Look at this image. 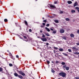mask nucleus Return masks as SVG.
Instances as JSON below:
<instances>
[{"instance_id":"f257e3e1","label":"nucleus","mask_w":79,"mask_h":79,"mask_svg":"<svg viewBox=\"0 0 79 79\" xmlns=\"http://www.w3.org/2000/svg\"><path fill=\"white\" fill-rule=\"evenodd\" d=\"M60 76H62L63 77H65L66 76V73L64 72H61L59 73Z\"/></svg>"},{"instance_id":"f03ea898","label":"nucleus","mask_w":79,"mask_h":79,"mask_svg":"<svg viewBox=\"0 0 79 79\" xmlns=\"http://www.w3.org/2000/svg\"><path fill=\"white\" fill-rule=\"evenodd\" d=\"M63 68H65V69L67 71H68L69 69V67H66V65L63 66Z\"/></svg>"},{"instance_id":"7ed1b4c3","label":"nucleus","mask_w":79,"mask_h":79,"mask_svg":"<svg viewBox=\"0 0 79 79\" xmlns=\"http://www.w3.org/2000/svg\"><path fill=\"white\" fill-rule=\"evenodd\" d=\"M72 49L73 50H74L75 52H76V51H77L78 50V48H77L76 46H74L73 48H72Z\"/></svg>"},{"instance_id":"20e7f679","label":"nucleus","mask_w":79,"mask_h":79,"mask_svg":"<svg viewBox=\"0 0 79 79\" xmlns=\"http://www.w3.org/2000/svg\"><path fill=\"white\" fill-rule=\"evenodd\" d=\"M19 73L20 74H21V75H22V76H24L25 75V73L23 72L22 71H19Z\"/></svg>"},{"instance_id":"39448f33","label":"nucleus","mask_w":79,"mask_h":79,"mask_svg":"<svg viewBox=\"0 0 79 79\" xmlns=\"http://www.w3.org/2000/svg\"><path fill=\"white\" fill-rule=\"evenodd\" d=\"M41 40L43 42H46L47 41V39L46 38H41Z\"/></svg>"},{"instance_id":"423d86ee","label":"nucleus","mask_w":79,"mask_h":79,"mask_svg":"<svg viewBox=\"0 0 79 79\" xmlns=\"http://www.w3.org/2000/svg\"><path fill=\"white\" fill-rule=\"evenodd\" d=\"M49 6L51 8H56V7L55 6H53L52 4H50Z\"/></svg>"},{"instance_id":"0eeeda50","label":"nucleus","mask_w":79,"mask_h":79,"mask_svg":"<svg viewBox=\"0 0 79 79\" xmlns=\"http://www.w3.org/2000/svg\"><path fill=\"white\" fill-rule=\"evenodd\" d=\"M60 33H64V30L63 29H61L60 30Z\"/></svg>"},{"instance_id":"6e6552de","label":"nucleus","mask_w":79,"mask_h":79,"mask_svg":"<svg viewBox=\"0 0 79 79\" xmlns=\"http://www.w3.org/2000/svg\"><path fill=\"white\" fill-rule=\"evenodd\" d=\"M78 5V3L77 2H76L74 4L73 6L74 7L76 6H77Z\"/></svg>"},{"instance_id":"1a4fd4ad","label":"nucleus","mask_w":79,"mask_h":79,"mask_svg":"<svg viewBox=\"0 0 79 79\" xmlns=\"http://www.w3.org/2000/svg\"><path fill=\"white\" fill-rule=\"evenodd\" d=\"M45 29L46 30H47L48 32H50V30L49 28H48L47 27H45Z\"/></svg>"},{"instance_id":"9d476101","label":"nucleus","mask_w":79,"mask_h":79,"mask_svg":"<svg viewBox=\"0 0 79 79\" xmlns=\"http://www.w3.org/2000/svg\"><path fill=\"white\" fill-rule=\"evenodd\" d=\"M18 77H19V78H20V79H23V76L21 75H19L18 76Z\"/></svg>"},{"instance_id":"9b49d317","label":"nucleus","mask_w":79,"mask_h":79,"mask_svg":"<svg viewBox=\"0 0 79 79\" xmlns=\"http://www.w3.org/2000/svg\"><path fill=\"white\" fill-rule=\"evenodd\" d=\"M14 75L15 77H18V76L19 75H18V74L16 73H14Z\"/></svg>"},{"instance_id":"f8f14e48","label":"nucleus","mask_w":79,"mask_h":79,"mask_svg":"<svg viewBox=\"0 0 79 79\" xmlns=\"http://www.w3.org/2000/svg\"><path fill=\"white\" fill-rule=\"evenodd\" d=\"M24 22L25 25L26 26H27V25H28V23H27V22L26 20H24Z\"/></svg>"},{"instance_id":"ddd939ff","label":"nucleus","mask_w":79,"mask_h":79,"mask_svg":"<svg viewBox=\"0 0 79 79\" xmlns=\"http://www.w3.org/2000/svg\"><path fill=\"white\" fill-rule=\"evenodd\" d=\"M67 3L68 4H71L72 3V1H67Z\"/></svg>"},{"instance_id":"4468645a","label":"nucleus","mask_w":79,"mask_h":79,"mask_svg":"<svg viewBox=\"0 0 79 79\" xmlns=\"http://www.w3.org/2000/svg\"><path fill=\"white\" fill-rule=\"evenodd\" d=\"M23 37L25 39H27V40H26V42H27L28 41V40H27V38L26 36H23Z\"/></svg>"},{"instance_id":"2eb2a0df","label":"nucleus","mask_w":79,"mask_h":79,"mask_svg":"<svg viewBox=\"0 0 79 79\" xmlns=\"http://www.w3.org/2000/svg\"><path fill=\"white\" fill-rule=\"evenodd\" d=\"M62 54H63V55H64V56H68V55L65 53H62Z\"/></svg>"},{"instance_id":"dca6fc26","label":"nucleus","mask_w":79,"mask_h":79,"mask_svg":"<svg viewBox=\"0 0 79 79\" xmlns=\"http://www.w3.org/2000/svg\"><path fill=\"white\" fill-rule=\"evenodd\" d=\"M70 36L71 37H74V35L73 34H70Z\"/></svg>"},{"instance_id":"f3484780","label":"nucleus","mask_w":79,"mask_h":79,"mask_svg":"<svg viewBox=\"0 0 79 79\" xmlns=\"http://www.w3.org/2000/svg\"><path fill=\"white\" fill-rule=\"evenodd\" d=\"M44 34L47 36H50V35L48 33H44Z\"/></svg>"},{"instance_id":"a211bd4d","label":"nucleus","mask_w":79,"mask_h":79,"mask_svg":"<svg viewBox=\"0 0 79 79\" xmlns=\"http://www.w3.org/2000/svg\"><path fill=\"white\" fill-rule=\"evenodd\" d=\"M59 50L60 52H63V49L62 48H59Z\"/></svg>"},{"instance_id":"6ab92c4d","label":"nucleus","mask_w":79,"mask_h":79,"mask_svg":"<svg viewBox=\"0 0 79 79\" xmlns=\"http://www.w3.org/2000/svg\"><path fill=\"white\" fill-rule=\"evenodd\" d=\"M74 55H79V52H74Z\"/></svg>"},{"instance_id":"aec40b11","label":"nucleus","mask_w":79,"mask_h":79,"mask_svg":"<svg viewBox=\"0 0 79 79\" xmlns=\"http://www.w3.org/2000/svg\"><path fill=\"white\" fill-rule=\"evenodd\" d=\"M56 23H59V22L58 21V20H55L54 21Z\"/></svg>"},{"instance_id":"412c9836","label":"nucleus","mask_w":79,"mask_h":79,"mask_svg":"<svg viewBox=\"0 0 79 79\" xmlns=\"http://www.w3.org/2000/svg\"><path fill=\"white\" fill-rule=\"evenodd\" d=\"M61 64L62 65H64V66L65 64V62H61Z\"/></svg>"},{"instance_id":"4be33fe9","label":"nucleus","mask_w":79,"mask_h":79,"mask_svg":"<svg viewBox=\"0 0 79 79\" xmlns=\"http://www.w3.org/2000/svg\"><path fill=\"white\" fill-rule=\"evenodd\" d=\"M71 12L73 13H76V11H75L74 10H71Z\"/></svg>"},{"instance_id":"5701e85b","label":"nucleus","mask_w":79,"mask_h":79,"mask_svg":"<svg viewBox=\"0 0 79 79\" xmlns=\"http://www.w3.org/2000/svg\"><path fill=\"white\" fill-rule=\"evenodd\" d=\"M65 20L67 21H69V19L68 18H66L65 19Z\"/></svg>"},{"instance_id":"b1692460","label":"nucleus","mask_w":79,"mask_h":79,"mask_svg":"<svg viewBox=\"0 0 79 79\" xmlns=\"http://www.w3.org/2000/svg\"><path fill=\"white\" fill-rule=\"evenodd\" d=\"M62 39H64V40H66V36H63L62 37Z\"/></svg>"},{"instance_id":"393cba45","label":"nucleus","mask_w":79,"mask_h":79,"mask_svg":"<svg viewBox=\"0 0 79 79\" xmlns=\"http://www.w3.org/2000/svg\"><path fill=\"white\" fill-rule=\"evenodd\" d=\"M3 71V68H2L0 67V72H2Z\"/></svg>"},{"instance_id":"a878e982","label":"nucleus","mask_w":79,"mask_h":79,"mask_svg":"<svg viewBox=\"0 0 79 79\" xmlns=\"http://www.w3.org/2000/svg\"><path fill=\"white\" fill-rule=\"evenodd\" d=\"M51 71H52V73H54L55 72V70H53V69H52Z\"/></svg>"},{"instance_id":"bb28decb","label":"nucleus","mask_w":79,"mask_h":79,"mask_svg":"<svg viewBox=\"0 0 79 79\" xmlns=\"http://www.w3.org/2000/svg\"><path fill=\"white\" fill-rule=\"evenodd\" d=\"M9 56H13V55H12V54L10 52H9Z\"/></svg>"},{"instance_id":"cd10ccee","label":"nucleus","mask_w":79,"mask_h":79,"mask_svg":"<svg viewBox=\"0 0 79 79\" xmlns=\"http://www.w3.org/2000/svg\"><path fill=\"white\" fill-rule=\"evenodd\" d=\"M68 51H69V52H72V51H71V50L70 49H69L68 50Z\"/></svg>"},{"instance_id":"c85d7f7f","label":"nucleus","mask_w":79,"mask_h":79,"mask_svg":"<svg viewBox=\"0 0 79 79\" xmlns=\"http://www.w3.org/2000/svg\"><path fill=\"white\" fill-rule=\"evenodd\" d=\"M43 35L42 36V37H43V38H45V35H44V34H42Z\"/></svg>"},{"instance_id":"c756f323","label":"nucleus","mask_w":79,"mask_h":79,"mask_svg":"<svg viewBox=\"0 0 79 79\" xmlns=\"http://www.w3.org/2000/svg\"><path fill=\"white\" fill-rule=\"evenodd\" d=\"M52 33L53 34H56V31H53Z\"/></svg>"},{"instance_id":"7c9ffc66","label":"nucleus","mask_w":79,"mask_h":79,"mask_svg":"<svg viewBox=\"0 0 79 79\" xmlns=\"http://www.w3.org/2000/svg\"><path fill=\"white\" fill-rule=\"evenodd\" d=\"M54 49H55V50H58V48L56 47H54Z\"/></svg>"},{"instance_id":"2f4dec72","label":"nucleus","mask_w":79,"mask_h":79,"mask_svg":"<svg viewBox=\"0 0 79 79\" xmlns=\"http://www.w3.org/2000/svg\"><path fill=\"white\" fill-rule=\"evenodd\" d=\"M46 62H47V64H49L50 63V61L47 60L46 61Z\"/></svg>"},{"instance_id":"473e14b6","label":"nucleus","mask_w":79,"mask_h":79,"mask_svg":"<svg viewBox=\"0 0 79 79\" xmlns=\"http://www.w3.org/2000/svg\"><path fill=\"white\" fill-rule=\"evenodd\" d=\"M9 66L11 67V66H13V64H9Z\"/></svg>"},{"instance_id":"72a5a7b5","label":"nucleus","mask_w":79,"mask_h":79,"mask_svg":"<svg viewBox=\"0 0 79 79\" xmlns=\"http://www.w3.org/2000/svg\"><path fill=\"white\" fill-rule=\"evenodd\" d=\"M4 21L5 22H7V21H8V20L7 19H5L4 20Z\"/></svg>"},{"instance_id":"f704fd0d","label":"nucleus","mask_w":79,"mask_h":79,"mask_svg":"<svg viewBox=\"0 0 79 79\" xmlns=\"http://www.w3.org/2000/svg\"><path fill=\"white\" fill-rule=\"evenodd\" d=\"M10 58H11V59H13V60H14V58H13V56H10Z\"/></svg>"},{"instance_id":"c9c22d12","label":"nucleus","mask_w":79,"mask_h":79,"mask_svg":"<svg viewBox=\"0 0 79 79\" xmlns=\"http://www.w3.org/2000/svg\"><path fill=\"white\" fill-rule=\"evenodd\" d=\"M49 26H50V24L47 23L46 25V26H47V27H48Z\"/></svg>"},{"instance_id":"e433bc0d","label":"nucleus","mask_w":79,"mask_h":79,"mask_svg":"<svg viewBox=\"0 0 79 79\" xmlns=\"http://www.w3.org/2000/svg\"><path fill=\"white\" fill-rule=\"evenodd\" d=\"M75 9H76V10H79V8L78 7H75Z\"/></svg>"},{"instance_id":"4c0bfd02","label":"nucleus","mask_w":79,"mask_h":79,"mask_svg":"<svg viewBox=\"0 0 79 79\" xmlns=\"http://www.w3.org/2000/svg\"><path fill=\"white\" fill-rule=\"evenodd\" d=\"M56 63L57 64H58V63H59V61H58V60H56Z\"/></svg>"},{"instance_id":"58836bf2","label":"nucleus","mask_w":79,"mask_h":79,"mask_svg":"<svg viewBox=\"0 0 79 79\" xmlns=\"http://www.w3.org/2000/svg\"><path fill=\"white\" fill-rule=\"evenodd\" d=\"M63 11H60V14H63Z\"/></svg>"},{"instance_id":"ea45409f","label":"nucleus","mask_w":79,"mask_h":79,"mask_svg":"<svg viewBox=\"0 0 79 79\" xmlns=\"http://www.w3.org/2000/svg\"><path fill=\"white\" fill-rule=\"evenodd\" d=\"M29 32H32V30H31V29H30L29 30Z\"/></svg>"},{"instance_id":"a19ab883","label":"nucleus","mask_w":79,"mask_h":79,"mask_svg":"<svg viewBox=\"0 0 79 79\" xmlns=\"http://www.w3.org/2000/svg\"><path fill=\"white\" fill-rule=\"evenodd\" d=\"M43 22H44V23H47V20H43Z\"/></svg>"},{"instance_id":"79ce46f5","label":"nucleus","mask_w":79,"mask_h":79,"mask_svg":"<svg viewBox=\"0 0 79 79\" xmlns=\"http://www.w3.org/2000/svg\"><path fill=\"white\" fill-rule=\"evenodd\" d=\"M75 79H79V77H75Z\"/></svg>"},{"instance_id":"37998d69","label":"nucleus","mask_w":79,"mask_h":79,"mask_svg":"<svg viewBox=\"0 0 79 79\" xmlns=\"http://www.w3.org/2000/svg\"><path fill=\"white\" fill-rule=\"evenodd\" d=\"M18 36L19 37V38H20V39H22V37H21V36L19 35Z\"/></svg>"},{"instance_id":"c03bdc74","label":"nucleus","mask_w":79,"mask_h":79,"mask_svg":"<svg viewBox=\"0 0 79 79\" xmlns=\"http://www.w3.org/2000/svg\"><path fill=\"white\" fill-rule=\"evenodd\" d=\"M76 44L77 45H79V43H76Z\"/></svg>"},{"instance_id":"a18cd8bd","label":"nucleus","mask_w":79,"mask_h":79,"mask_svg":"<svg viewBox=\"0 0 79 79\" xmlns=\"http://www.w3.org/2000/svg\"><path fill=\"white\" fill-rule=\"evenodd\" d=\"M16 57L17 58H19V56H18V55H16Z\"/></svg>"},{"instance_id":"49530a36","label":"nucleus","mask_w":79,"mask_h":79,"mask_svg":"<svg viewBox=\"0 0 79 79\" xmlns=\"http://www.w3.org/2000/svg\"><path fill=\"white\" fill-rule=\"evenodd\" d=\"M43 26H45V23H43Z\"/></svg>"},{"instance_id":"de8ad7c7","label":"nucleus","mask_w":79,"mask_h":79,"mask_svg":"<svg viewBox=\"0 0 79 79\" xmlns=\"http://www.w3.org/2000/svg\"><path fill=\"white\" fill-rule=\"evenodd\" d=\"M29 40H32V38H29Z\"/></svg>"},{"instance_id":"09e8293b","label":"nucleus","mask_w":79,"mask_h":79,"mask_svg":"<svg viewBox=\"0 0 79 79\" xmlns=\"http://www.w3.org/2000/svg\"><path fill=\"white\" fill-rule=\"evenodd\" d=\"M57 3V2H54V4H56Z\"/></svg>"},{"instance_id":"8fccbe9b","label":"nucleus","mask_w":79,"mask_h":79,"mask_svg":"<svg viewBox=\"0 0 79 79\" xmlns=\"http://www.w3.org/2000/svg\"><path fill=\"white\" fill-rule=\"evenodd\" d=\"M46 45H49V44H48V43H46Z\"/></svg>"},{"instance_id":"3c124183","label":"nucleus","mask_w":79,"mask_h":79,"mask_svg":"<svg viewBox=\"0 0 79 79\" xmlns=\"http://www.w3.org/2000/svg\"><path fill=\"white\" fill-rule=\"evenodd\" d=\"M77 33H79V30H78L77 31Z\"/></svg>"},{"instance_id":"603ef678","label":"nucleus","mask_w":79,"mask_h":79,"mask_svg":"<svg viewBox=\"0 0 79 79\" xmlns=\"http://www.w3.org/2000/svg\"><path fill=\"white\" fill-rule=\"evenodd\" d=\"M50 30H51V31H53V29H52V28H51L50 29Z\"/></svg>"},{"instance_id":"864d4df0","label":"nucleus","mask_w":79,"mask_h":79,"mask_svg":"<svg viewBox=\"0 0 79 79\" xmlns=\"http://www.w3.org/2000/svg\"><path fill=\"white\" fill-rule=\"evenodd\" d=\"M53 52H54V53H56L55 52V51L54 50V51H53Z\"/></svg>"},{"instance_id":"5fc2aeb1","label":"nucleus","mask_w":79,"mask_h":79,"mask_svg":"<svg viewBox=\"0 0 79 79\" xmlns=\"http://www.w3.org/2000/svg\"><path fill=\"white\" fill-rule=\"evenodd\" d=\"M40 32H41V33H42V30L40 31Z\"/></svg>"},{"instance_id":"6e6d98bb","label":"nucleus","mask_w":79,"mask_h":79,"mask_svg":"<svg viewBox=\"0 0 79 79\" xmlns=\"http://www.w3.org/2000/svg\"><path fill=\"white\" fill-rule=\"evenodd\" d=\"M53 15H54V16H56V15L54 14H52Z\"/></svg>"},{"instance_id":"4d7b16f0","label":"nucleus","mask_w":79,"mask_h":79,"mask_svg":"<svg viewBox=\"0 0 79 79\" xmlns=\"http://www.w3.org/2000/svg\"><path fill=\"white\" fill-rule=\"evenodd\" d=\"M52 63H54V62L53 61L51 62Z\"/></svg>"},{"instance_id":"13d9d810","label":"nucleus","mask_w":79,"mask_h":79,"mask_svg":"<svg viewBox=\"0 0 79 79\" xmlns=\"http://www.w3.org/2000/svg\"><path fill=\"white\" fill-rule=\"evenodd\" d=\"M7 52H9V53H10V51H9V50H8L7 51Z\"/></svg>"},{"instance_id":"bf43d9fd","label":"nucleus","mask_w":79,"mask_h":79,"mask_svg":"<svg viewBox=\"0 0 79 79\" xmlns=\"http://www.w3.org/2000/svg\"><path fill=\"white\" fill-rule=\"evenodd\" d=\"M41 27H44V26H43L42 25V26H41Z\"/></svg>"},{"instance_id":"052dcab7","label":"nucleus","mask_w":79,"mask_h":79,"mask_svg":"<svg viewBox=\"0 0 79 79\" xmlns=\"http://www.w3.org/2000/svg\"><path fill=\"white\" fill-rule=\"evenodd\" d=\"M42 19H45V18L44 17H43Z\"/></svg>"},{"instance_id":"680f3d73","label":"nucleus","mask_w":79,"mask_h":79,"mask_svg":"<svg viewBox=\"0 0 79 79\" xmlns=\"http://www.w3.org/2000/svg\"><path fill=\"white\" fill-rule=\"evenodd\" d=\"M77 11L79 13V10H77Z\"/></svg>"},{"instance_id":"e2e57ef3","label":"nucleus","mask_w":79,"mask_h":79,"mask_svg":"<svg viewBox=\"0 0 79 79\" xmlns=\"http://www.w3.org/2000/svg\"><path fill=\"white\" fill-rule=\"evenodd\" d=\"M2 79H5V78L4 77H2Z\"/></svg>"},{"instance_id":"0e129e2a","label":"nucleus","mask_w":79,"mask_h":79,"mask_svg":"<svg viewBox=\"0 0 79 79\" xmlns=\"http://www.w3.org/2000/svg\"><path fill=\"white\" fill-rule=\"evenodd\" d=\"M15 24L16 25H17V23H15Z\"/></svg>"},{"instance_id":"69168bd1","label":"nucleus","mask_w":79,"mask_h":79,"mask_svg":"<svg viewBox=\"0 0 79 79\" xmlns=\"http://www.w3.org/2000/svg\"><path fill=\"white\" fill-rule=\"evenodd\" d=\"M58 79H61L60 78H58Z\"/></svg>"},{"instance_id":"338daca9","label":"nucleus","mask_w":79,"mask_h":79,"mask_svg":"<svg viewBox=\"0 0 79 79\" xmlns=\"http://www.w3.org/2000/svg\"><path fill=\"white\" fill-rule=\"evenodd\" d=\"M72 0V1H74V0Z\"/></svg>"},{"instance_id":"774afa93","label":"nucleus","mask_w":79,"mask_h":79,"mask_svg":"<svg viewBox=\"0 0 79 79\" xmlns=\"http://www.w3.org/2000/svg\"><path fill=\"white\" fill-rule=\"evenodd\" d=\"M47 39H48V37L47 38Z\"/></svg>"}]
</instances>
